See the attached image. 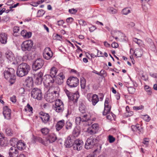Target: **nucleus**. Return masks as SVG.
Wrapping results in <instances>:
<instances>
[{"instance_id": "obj_23", "label": "nucleus", "mask_w": 157, "mask_h": 157, "mask_svg": "<svg viewBox=\"0 0 157 157\" xmlns=\"http://www.w3.org/2000/svg\"><path fill=\"white\" fill-rule=\"evenodd\" d=\"M8 36L6 33H2L0 34V42L2 44H5L7 42Z\"/></svg>"}, {"instance_id": "obj_53", "label": "nucleus", "mask_w": 157, "mask_h": 157, "mask_svg": "<svg viewBox=\"0 0 157 157\" xmlns=\"http://www.w3.org/2000/svg\"><path fill=\"white\" fill-rule=\"evenodd\" d=\"M79 23L82 26H85L86 25V21L82 19H81L79 21Z\"/></svg>"}, {"instance_id": "obj_43", "label": "nucleus", "mask_w": 157, "mask_h": 157, "mask_svg": "<svg viewBox=\"0 0 157 157\" xmlns=\"http://www.w3.org/2000/svg\"><path fill=\"white\" fill-rule=\"evenodd\" d=\"M109 113V112H108V113ZM106 114H107L106 118L107 119L109 120H112V118L114 119V117L115 116V115L112 113H108Z\"/></svg>"}, {"instance_id": "obj_25", "label": "nucleus", "mask_w": 157, "mask_h": 157, "mask_svg": "<svg viewBox=\"0 0 157 157\" xmlns=\"http://www.w3.org/2000/svg\"><path fill=\"white\" fill-rule=\"evenodd\" d=\"M43 75V73L41 71H40L38 73L36 77L35 82L38 84H40L42 81Z\"/></svg>"}, {"instance_id": "obj_59", "label": "nucleus", "mask_w": 157, "mask_h": 157, "mask_svg": "<svg viewBox=\"0 0 157 157\" xmlns=\"http://www.w3.org/2000/svg\"><path fill=\"white\" fill-rule=\"evenodd\" d=\"M64 23V22L63 20L59 21H57V25L59 26H62Z\"/></svg>"}, {"instance_id": "obj_2", "label": "nucleus", "mask_w": 157, "mask_h": 157, "mask_svg": "<svg viewBox=\"0 0 157 157\" xmlns=\"http://www.w3.org/2000/svg\"><path fill=\"white\" fill-rule=\"evenodd\" d=\"M15 71L12 68H6L4 71L3 74L5 78L9 81L10 82L13 84L15 82Z\"/></svg>"}, {"instance_id": "obj_15", "label": "nucleus", "mask_w": 157, "mask_h": 157, "mask_svg": "<svg viewBox=\"0 0 157 157\" xmlns=\"http://www.w3.org/2000/svg\"><path fill=\"white\" fill-rule=\"evenodd\" d=\"M40 117L44 123H47L49 120L50 117L48 113L41 112L40 113Z\"/></svg>"}, {"instance_id": "obj_39", "label": "nucleus", "mask_w": 157, "mask_h": 157, "mask_svg": "<svg viewBox=\"0 0 157 157\" xmlns=\"http://www.w3.org/2000/svg\"><path fill=\"white\" fill-rule=\"evenodd\" d=\"M41 131L43 135H46L49 132V130L47 128H44L41 129Z\"/></svg>"}, {"instance_id": "obj_54", "label": "nucleus", "mask_w": 157, "mask_h": 157, "mask_svg": "<svg viewBox=\"0 0 157 157\" xmlns=\"http://www.w3.org/2000/svg\"><path fill=\"white\" fill-rule=\"evenodd\" d=\"M69 12L71 13L75 14L77 12V10L73 8L71 9H69Z\"/></svg>"}, {"instance_id": "obj_52", "label": "nucleus", "mask_w": 157, "mask_h": 157, "mask_svg": "<svg viewBox=\"0 0 157 157\" xmlns=\"http://www.w3.org/2000/svg\"><path fill=\"white\" fill-rule=\"evenodd\" d=\"M144 106L142 105L140 106H134L133 107V109L136 110H141L143 109Z\"/></svg>"}, {"instance_id": "obj_47", "label": "nucleus", "mask_w": 157, "mask_h": 157, "mask_svg": "<svg viewBox=\"0 0 157 157\" xmlns=\"http://www.w3.org/2000/svg\"><path fill=\"white\" fill-rule=\"evenodd\" d=\"M80 85L82 89H84L85 87V80L84 78L81 79L80 81Z\"/></svg>"}, {"instance_id": "obj_33", "label": "nucleus", "mask_w": 157, "mask_h": 157, "mask_svg": "<svg viewBox=\"0 0 157 157\" xmlns=\"http://www.w3.org/2000/svg\"><path fill=\"white\" fill-rule=\"evenodd\" d=\"M6 145V143H5V140L4 135L0 133V146H4Z\"/></svg>"}, {"instance_id": "obj_27", "label": "nucleus", "mask_w": 157, "mask_h": 157, "mask_svg": "<svg viewBox=\"0 0 157 157\" xmlns=\"http://www.w3.org/2000/svg\"><path fill=\"white\" fill-rule=\"evenodd\" d=\"M56 139V137L54 134H51L47 137V140H48L49 143H52L54 142Z\"/></svg>"}, {"instance_id": "obj_8", "label": "nucleus", "mask_w": 157, "mask_h": 157, "mask_svg": "<svg viewBox=\"0 0 157 157\" xmlns=\"http://www.w3.org/2000/svg\"><path fill=\"white\" fill-rule=\"evenodd\" d=\"M96 139L92 136L88 138L85 145V148L87 149L93 148L95 145Z\"/></svg>"}, {"instance_id": "obj_63", "label": "nucleus", "mask_w": 157, "mask_h": 157, "mask_svg": "<svg viewBox=\"0 0 157 157\" xmlns=\"http://www.w3.org/2000/svg\"><path fill=\"white\" fill-rule=\"evenodd\" d=\"M96 29V28L95 26H93L92 27L89 28V30L90 32H92L94 30Z\"/></svg>"}, {"instance_id": "obj_10", "label": "nucleus", "mask_w": 157, "mask_h": 157, "mask_svg": "<svg viewBox=\"0 0 157 157\" xmlns=\"http://www.w3.org/2000/svg\"><path fill=\"white\" fill-rule=\"evenodd\" d=\"M99 125L97 124H93L91 126L89 127L87 130V132L90 135H93L96 133L99 130Z\"/></svg>"}, {"instance_id": "obj_49", "label": "nucleus", "mask_w": 157, "mask_h": 157, "mask_svg": "<svg viewBox=\"0 0 157 157\" xmlns=\"http://www.w3.org/2000/svg\"><path fill=\"white\" fill-rule=\"evenodd\" d=\"M45 12V11L42 10H38L37 12L38 16L39 17L42 16L44 14Z\"/></svg>"}, {"instance_id": "obj_37", "label": "nucleus", "mask_w": 157, "mask_h": 157, "mask_svg": "<svg viewBox=\"0 0 157 157\" xmlns=\"http://www.w3.org/2000/svg\"><path fill=\"white\" fill-rule=\"evenodd\" d=\"M131 10L129 8H126L123 9L122 11V13L124 15H127L128 13H130Z\"/></svg>"}, {"instance_id": "obj_11", "label": "nucleus", "mask_w": 157, "mask_h": 157, "mask_svg": "<svg viewBox=\"0 0 157 157\" xmlns=\"http://www.w3.org/2000/svg\"><path fill=\"white\" fill-rule=\"evenodd\" d=\"M44 63V61L42 59L39 58L36 59L33 63V70L36 71L41 68Z\"/></svg>"}, {"instance_id": "obj_64", "label": "nucleus", "mask_w": 157, "mask_h": 157, "mask_svg": "<svg viewBox=\"0 0 157 157\" xmlns=\"http://www.w3.org/2000/svg\"><path fill=\"white\" fill-rule=\"evenodd\" d=\"M137 125H132L131 126V128L132 130L133 131H137Z\"/></svg>"}, {"instance_id": "obj_42", "label": "nucleus", "mask_w": 157, "mask_h": 157, "mask_svg": "<svg viewBox=\"0 0 157 157\" xmlns=\"http://www.w3.org/2000/svg\"><path fill=\"white\" fill-rule=\"evenodd\" d=\"M128 92L131 94H133L136 91V89L133 87H130L128 88Z\"/></svg>"}, {"instance_id": "obj_20", "label": "nucleus", "mask_w": 157, "mask_h": 157, "mask_svg": "<svg viewBox=\"0 0 157 157\" xmlns=\"http://www.w3.org/2000/svg\"><path fill=\"white\" fill-rule=\"evenodd\" d=\"M9 154L11 157H17L18 155V151L15 147H12L10 148Z\"/></svg>"}, {"instance_id": "obj_60", "label": "nucleus", "mask_w": 157, "mask_h": 157, "mask_svg": "<svg viewBox=\"0 0 157 157\" xmlns=\"http://www.w3.org/2000/svg\"><path fill=\"white\" fill-rule=\"evenodd\" d=\"M112 47L116 48L118 47V44L116 42H113L111 44Z\"/></svg>"}, {"instance_id": "obj_45", "label": "nucleus", "mask_w": 157, "mask_h": 157, "mask_svg": "<svg viewBox=\"0 0 157 157\" xmlns=\"http://www.w3.org/2000/svg\"><path fill=\"white\" fill-rule=\"evenodd\" d=\"M133 40L134 42L137 44L139 46H140L142 44V41L136 38H134L133 39Z\"/></svg>"}, {"instance_id": "obj_35", "label": "nucleus", "mask_w": 157, "mask_h": 157, "mask_svg": "<svg viewBox=\"0 0 157 157\" xmlns=\"http://www.w3.org/2000/svg\"><path fill=\"white\" fill-rule=\"evenodd\" d=\"M72 124L70 121H67L65 124L66 129L68 130L71 129Z\"/></svg>"}, {"instance_id": "obj_41", "label": "nucleus", "mask_w": 157, "mask_h": 157, "mask_svg": "<svg viewBox=\"0 0 157 157\" xmlns=\"http://www.w3.org/2000/svg\"><path fill=\"white\" fill-rule=\"evenodd\" d=\"M25 109L26 111H29V112H32L33 110V108L29 104H27Z\"/></svg>"}, {"instance_id": "obj_14", "label": "nucleus", "mask_w": 157, "mask_h": 157, "mask_svg": "<svg viewBox=\"0 0 157 157\" xmlns=\"http://www.w3.org/2000/svg\"><path fill=\"white\" fill-rule=\"evenodd\" d=\"M53 55V53L50 48L47 47L45 48L43 53L44 57L47 60L50 59Z\"/></svg>"}, {"instance_id": "obj_62", "label": "nucleus", "mask_w": 157, "mask_h": 157, "mask_svg": "<svg viewBox=\"0 0 157 157\" xmlns=\"http://www.w3.org/2000/svg\"><path fill=\"white\" fill-rule=\"evenodd\" d=\"M149 140L147 138H145L144 139V141L143 142V143L145 145H146L147 146L148 144V142H149Z\"/></svg>"}, {"instance_id": "obj_6", "label": "nucleus", "mask_w": 157, "mask_h": 157, "mask_svg": "<svg viewBox=\"0 0 157 157\" xmlns=\"http://www.w3.org/2000/svg\"><path fill=\"white\" fill-rule=\"evenodd\" d=\"M79 81L76 77H70L67 80V84L71 87H75L78 84Z\"/></svg>"}, {"instance_id": "obj_34", "label": "nucleus", "mask_w": 157, "mask_h": 157, "mask_svg": "<svg viewBox=\"0 0 157 157\" xmlns=\"http://www.w3.org/2000/svg\"><path fill=\"white\" fill-rule=\"evenodd\" d=\"M80 132V129L76 127L74 128L73 132V135L71 136H73L74 138L75 137H78L79 135Z\"/></svg>"}, {"instance_id": "obj_16", "label": "nucleus", "mask_w": 157, "mask_h": 157, "mask_svg": "<svg viewBox=\"0 0 157 157\" xmlns=\"http://www.w3.org/2000/svg\"><path fill=\"white\" fill-rule=\"evenodd\" d=\"M81 117L82 120V122H85L86 124L90 125L92 123V121L90 120V117L89 115L84 114L81 116Z\"/></svg>"}, {"instance_id": "obj_7", "label": "nucleus", "mask_w": 157, "mask_h": 157, "mask_svg": "<svg viewBox=\"0 0 157 157\" xmlns=\"http://www.w3.org/2000/svg\"><path fill=\"white\" fill-rule=\"evenodd\" d=\"M64 91L69 100L73 101L74 102H76L77 101L79 97V95L77 93H71L67 89H65Z\"/></svg>"}, {"instance_id": "obj_4", "label": "nucleus", "mask_w": 157, "mask_h": 157, "mask_svg": "<svg viewBox=\"0 0 157 157\" xmlns=\"http://www.w3.org/2000/svg\"><path fill=\"white\" fill-rule=\"evenodd\" d=\"M33 42L31 40L24 41L21 44V49L23 51H30L33 45Z\"/></svg>"}, {"instance_id": "obj_28", "label": "nucleus", "mask_w": 157, "mask_h": 157, "mask_svg": "<svg viewBox=\"0 0 157 157\" xmlns=\"http://www.w3.org/2000/svg\"><path fill=\"white\" fill-rule=\"evenodd\" d=\"M65 124L64 120L59 121L56 125V128L57 131H59L62 128Z\"/></svg>"}, {"instance_id": "obj_58", "label": "nucleus", "mask_w": 157, "mask_h": 157, "mask_svg": "<svg viewBox=\"0 0 157 157\" xmlns=\"http://www.w3.org/2000/svg\"><path fill=\"white\" fill-rule=\"evenodd\" d=\"M22 60V58L21 56H18L16 57V63H20V61Z\"/></svg>"}, {"instance_id": "obj_3", "label": "nucleus", "mask_w": 157, "mask_h": 157, "mask_svg": "<svg viewBox=\"0 0 157 157\" xmlns=\"http://www.w3.org/2000/svg\"><path fill=\"white\" fill-rule=\"evenodd\" d=\"M59 96V93L57 91H54V93L47 92L45 95L46 101L49 102H52L56 100Z\"/></svg>"}, {"instance_id": "obj_26", "label": "nucleus", "mask_w": 157, "mask_h": 157, "mask_svg": "<svg viewBox=\"0 0 157 157\" xmlns=\"http://www.w3.org/2000/svg\"><path fill=\"white\" fill-rule=\"evenodd\" d=\"M25 85L29 87H31L33 85V81L31 77H28L25 80Z\"/></svg>"}, {"instance_id": "obj_21", "label": "nucleus", "mask_w": 157, "mask_h": 157, "mask_svg": "<svg viewBox=\"0 0 157 157\" xmlns=\"http://www.w3.org/2000/svg\"><path fill=\"white\" fill-rule=\"evenodd\" d=\"M65 78V76L63 73H60L56 76V82L58 84L61 85L63 82V80Z\"/></svg>"}, {"instance_id": "obj_17", "label": "nucleus", "mask_w": 157, "mask_h": 157, "mask_svg": "<svg viewBox=\"0 0 157 157\" xmlns=\"http://www.w3.org/2000/svg\"><path fill=\"white\" fill-rule=\"evenodd\" d=\"M74 138L73 136H68L65 143V145L67 147H70L72 146H73Z\"/></svg>"}, {"instance_id": "obj_50", "label": "nucleus", "mask_w": 157, "mask_h": 157, "mask_svg": "<svg viewBox=\"0 0 157 157\" xmlns=\"http://www.w3.org/2000/svg\"><path fill=\"white\" fill-rule=\"evenodd\" d=\"M75 123L77 125L80 124L81 122H82V120L81 117H78L75 119Z\"/></svg>"}, {"instance_id": "obj_36", "label": "nucleus", "mask_w": 157, "mask_h": 157, "mask_svg": "<svg viewBox=\"0 0 157 157\" xmlns=\"http://www.w3.org/2000/svg\"><path fill=\"white\" fill-rule=\"evenodd\" d=\"M18 142L17 138H13L11 139L10 140V143L12 146H13V147H15L17 145V144Z\"/></svg>"}, {"instance_id": "obj_13", "label": "nucleus", "mask_w": 157, "mask_h": 157, "mask_svg": "<svg viewBox=\"0 0 157 157\" xmlns=\"http://www.w3.org/2000/svg\"><path fill=\"white\" fill-rule=\"evenodd\" d=\"M87 97L90 101H91L93 105H95L98 102L99 100L98 96L96 94H94L91 96V94H89L87 95Z\"/></svg>"}, {"instance_id": "obj_9", "label": "nucleus", "mask_w": 157, "mask_h": 157, "mask_svg": "<svg viewBox=\"0 0 157 157\" xmlns=\"http://www.w3.org/2000/svg\"><path fill=\"white\" fill-rule=\"evenodd\" d=\"M55 110L58 113L62 112L64 109V105L62 101L59 99L56 100L55 102Z\"/></svg>"}, {"instance_id": "obj_57", "label": "nucleus", "mask_w": 157, "mask_h": 157, "mask_svg": "<svg viewBox=\"0 0 157 157\" xmlns=\"http://www.w3.org/2000/svg\"><path fill=\"white\" fill-rule=\"evenodd\" d=\"M19 31V27L16 26L13 28V31L14 33H17Z\"/></svg>"}, {"instance_id": "obj_30", "label": "nucleus", "mask_w": 157, "mask_h": 157, "mask_svg": "<svg viewBox=\"0 0 157 157\" xmlns=\"http://www.w3.org/2000/svg\"><path fill=\"white\" fill-rule=\"evenodd\" d=\"M21 34L24 38H30L32 36V33L31 32H28L25 30H23L21 31Z\"/></svg>"}, {"instance_id": "obj_29", "label": "nucleus", "mask_w": 157, "mask_h": 157, "mask_svg": "<svg viewBox=\"0 0 157 157\" xmlns=\"http://www.w3.org/2000/svg\"><path fill=\"white\" fill-rule=\"evenodd\" d=\"M17 147L18 149L21 150L25 148V144L22 140H19L17 144Z\"/></svg>"}, {"instance_id": "obj_61", "label": "nucleus", "mask_w": 157, "mask_h": 157, "mask_svg": "<svg viewBox=\"0 0 157 157\" xmlns=\"http://www.w3.org/2000/svg\"><path fill=\"white\" fill-rule=\"evenodd\" d=\"M14 3V2L13 1L10 0L8 1L6 3V4L9 6H11L13 5Z\"/></svg>"}, {"instance_id": "obj_32", "label": "nucleus", "mask_w": 157, "mask_h": 157, "mask_svg": "<svg viewBox=\"0 0 157 157\" xmlns=\"http://www.w3.org/2000/svg\"><path fill=\"white\" fill-rule=\"evenodd\" d=\"M134 53L137 57H141L143 54V50L141 48H136L135 50Z\"/></svg>"}, {"instance_id": "obj_18", "label": "nucleus", "mask_w": 157, "mask_h": 157, "mask_svg": "<svg viewBox=\"0 0 157 157\" xmlns=\"http://www.w3.org/2000/svg\"><path fill=\"white\" fill-rule=\"evenodd\" d=\"M3 114L5 118L9 120L11 118V110L7 106H6L3 107Z\"/></svg>"}, {"instance_id": "obj_48", "label": "nucleus", "mask_w": 157, "mask_h": 157, "mask_svg": "<svg viewBox=\"0 0 157 157\" xmlns=\"http://www.w3.org/2000/svg\"><path fill=\"white\" fill-rule=\"evenodd\" d=\"M142 118L146 121L148 122L151 120V118L147 115H146L142 116Z\"/></svg>"}, {"instance_id": "obj_22", "label": "nucleus", "mask_w": 157, "mask_h": 157, "mask_svg": "<svg viewBox=\"0 0 157 157\" xmlns=\"http://www.w3.org/2000/svg\"><path fill=\"white\" fill-rule=\"evenodd\" d=\"M6 56L7 59L10 62H13V63L14 64L15 63L14 62L15 60V58L13 53L10 51H7L6 53Z\"/></svg>"}, {"instance_id": "obj_31", "label": "nucleus", "mask_w": 157, "mask_h": 157, "mask_svg": "<svg viewBox=\"0 0 157 157\" xmlns=\"http://www.w3.org/2000/svg\"><path fill=\"white\" fill-rule=\"evenodd\" d=\"M57 72V70L55 67H52L50 70V75L52 77L55 78Z\"/></svg>"}, {"instance_id": "obj_24", "label": "nucleus", "mask_w": 157, "mask_h": 157, "mask_svg": "<svg viewBox=\"0 0 157 157\" xmlns=\"http://www.w3.org/2000/svg\"><path fill=\"white\" fill-rule=\"evenodd\" d=\"M45 76L46 77V79L44 82L46 84H48L50 86L51 84H52L54 82L55 78L48 75H46Z\"/></svg>"}, {"instance_id": "obj_38", "label": "nucleus", "mask_w": 157, "mask_h": 157, "mask_svg": "<svg viewBox=\"0 0 157 157\" xmlns=\"http://www.w3.org/2000/svg\"><path fill=\"white\" fill-rule=\"evenodd\" d=\"M79 109L80 112L82 113L85 112V107L83 103H81L80 104Z\"/></svg>"}, {"instance_id": "obj_12", "label": "nucleus", "mask_w": 157, "mask_h": 157, "mask_svg": "<svg viewBox=\"0 0 157 157\" xmlns=\"http://www.w3.org/2000/svg\"><path fill=\"white\" fill-rule=\"evenodd\" d=\"M83 145V141L79 139H77L74 142L73 148L74 150L79 151L82 149V146Z\"/></svg>"}, {"instance_id": "obj_5", "label": "nucleus", "mask_w": 157, "mask_h": 157, "mask_svg": "<svg viewBox=\"0 0 157 157\" xmlns=\"http://www.w3.org/2000/svg\"><path fill=\"white\" fill-rule=\"evenodd\" d=\"M31 96L33 98L38 100H41L42 97L41 90L38 88H33L31 91Z\"/></svg>"}, {"instance_id": "obj_1", "label": "nucleus", "mask_w": 157, "mask_h": 157, "mask_svg": "<svg viewBox=\"0 0 157 157\" xmlns=\"http://www.w3.org/2000/svg\"><path fill=\"white\" fill-rule=\"evenodd\" d=\"M30 69V67L28 64L24 63L20 64L18 66L17 75L20 77H22L26 75Z\"/></svg>"}, {"instance_id": "obj_40", "label": "nucleus", "mask_w": 157, "mask_h": 157, "mask_svg": "<svg viewBox=\"0 0 157 157\" xmlns=\"http://www.w3.org/2000/svg\"><path fill=\"white\" fill-rule=\"evenodd\" d=\"M145 90L146 91L148 95H151L152 92L151 90V88L148 86L145 85L144 87Z\"/></svg>"}, {"instance_id": "obj_56", "label": "nucleus", "mask_w": 157, "mask_h": 157, "mask_svg": "<svg viewBox=\"0 0 157 157\" xmlns=\"http://www.w3.org/2000/svg\"><path fill=\"white\" fill-rule=\"evenodd\" d=\"M10 100L13 103H15L16 101V96H13L12 97H10Z\"/></svg>"}, {"instance_id": "obj_44", "label": "nucleus", "mask_w": 157, "mask_h": 157, "mask_svg": "<svg viewBox=\"0 0 157 157\" xmlns=\"http://www.w3.org/2000/svg\"><path fill=\"white\" fill-rule=\"evenodd\" d=\"M6 134L9 136H11L13 135V131L9 128H8L6 129Z\"/></svg>"}, {"instance_id": "obj_19", "label": "nucleus", "mask_w": 157, "mask_h": 157, "mask_svg": "<svg viewBox=\"0 0 157 157\" xmlns=\"http://www.w3.org/2000/svg\"><path fill=\"white\" fill-rule=\"evenodd\" d=\"M109 99L108 98H106L105 102V108L103 113V115H105L109 112L111 109V106L108 105Z\"/></svg>"}, {"instance_id": "obj_51", "label": "nucleus", "mask_w": 157, "mask_h": 157, "mask_svg": "<svg viewBox=\"0 0 157 157\" xmlns=\"http://www.w3.org/2000/svg\"><path fill=\"white\" fill-rule=\"evenodd\" d=\"M108 140L109 143H112L115 140V138L112 136L109 135L108 137Z\"/></svg>"}, {"instance_id": "obj_46", "label": "nucleus", "mask_w": 157, "mask_h": 157, "mask_svg": "<svg viewBox=\"0 0 157 157\" xmlns=\"http://www.w3.org/2000/svg\"><path fill=\"white\" fill-rule=\"evenodd\" d=\"M109 11L112 14H115L117 13V10L113 7H109L108 8Z\"/></svg>"}, {"instance_id": "obj_55", "label": "nucleus", "mask_w": 157, "mask_h": 157, "mask_svg": "<svg viewBox=\"0 0 157 157\" xmlns=\"http://www.w3.org/2000/svg\"><path fill=\"white\" fill-rule=\"evenodd\" d=\"M73 21V19L72 17H69L67 19L66 21L69 23H71Z\"/></svg>"}]
</instances>
